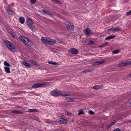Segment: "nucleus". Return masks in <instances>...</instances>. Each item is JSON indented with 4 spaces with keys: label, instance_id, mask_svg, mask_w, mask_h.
I'll list each match as a JSON object with an SVG mask.
<instances>
[{
    "label": "nucleus",
    "instance_id": "6",
    "mask_svg": "<svg viewBox=\"0 0 131 131\" xmlns=\"http://www.w3.org/2000/svg\"><path fill=\"white\" fill-rule=\"evenodd\" d=\"M19 37L20 40L23 43L26 45L30 44L31 45V43L27 38L22 36H19Z\"/></svg>",
    "mask_w": 131,
    "mask_h": 131
},
{
    "label": "nucleus",
    "instance_id": "25",
    "mask_svg": "<svg viewBox=\"0 0 131 131\" xmlns=\"http://www.w3.org/2000/svg\"><path fill=\"white\" fill-rule=\"evenodd\" d=\"M4 69L6 72L7 73H9L10 72V68L6 67L4 68Z\"/></svg>",
    "mask_w": 131,
    "mask_h": 131
},
{
    "label": "nucleus",
    "instance_id": "15",
    "mask_svg": "<svg viewBox=\"0 0 131 131\" xmlns=\"http://www.w3.org/2000/svg\"><path fill=\"white\" fill-rule=\"evenodd\" d=\"M105 61L104 60L99 61H95L93 62L92 63V65L93 66H95L97 65L102 64L105 62Z\"/></svg>",
    "mask_w": 131,
    "mask_h": 131
},
{
    "label": "nucleus",
    "instance_id": "16",
    "mask_svg": "<svg viewBox=\"0 0 131 131\" xmlns=\"http://www.w3.org/2000/svg\"><path fill=\"white\" fill-rule=\"evenodd\" d=\"M27 24L28 26H30L32 24V21L30 18H27L26 20Z\"/></svg>",
    "mask_w": 131,
    "mask_h": 131
},
{
    "label": "nucleus",
    "instance_id": "4",
    "mask_svg": "<svg viewBox=\"0 0 131 131\" xmlns=\"http://www.w3.org/2000/svg\"><path fill=\"white\" fill-rule=\"evenodd\" d=\"M4 44L6 46L12 51L16 52L17 51L16 48L11 42L7 40L4 41Z\"/></svg>",
    "mask_w": 131,
    "mask_h": 131
},
{
    "label": "nucleus",
    "instance_id": "3",
    "mask_svg": "<svg viewBox=\"0 0 131 131\" xmlns=\"http://www.w3.org/2000/svg\"><path fill=\"white\" fill-rule=\"evenodd\" d=\"M4 44L6 46L12 51L16 52L17 51L16 48L11 42L7 40L4 41Z\"/></svg>",
    "mask_w": 131,
    "mask_h": 131
},
{
    "label": "nucleus",
    "instance_id": "9",
    "mask_svg": "<svg viewBox=\"0 0 131 131\" xmlns=\"http://www.w3.org/2000/svg\"><path fill=\"white\" fill-rule=\"evenodd\" d=\"M84 32L87 36H89L94 34L93 31L89 28H87L85 29L84 30Z\"/></svg>",
    "mask_w": 131,
    "mask_h": 131
},
{
    "label": "nucleus",
    "instance_id": "37",
    "mask_svg": "<svg viewBox=\"0 0 131 131\" xmlns=\"http://www.w3.org/2000/svg\"><path fill=\"white\" fill-rule=\"evenodd\" d=\"M127 15H131V10L126 13Z\"/></svg>",
    "mask_w": 131,
    "mask_h": 131
},
{
    "label": "nucleus",
    "instance_id": "31",
    "mask_svg": "<svg viewBox=\"0 0 131 131\" xmlns=\"http://www.w3.org/2000/svg\"><path fill=\"white\" fill-rule=\"evenodd\" d=\"M30 28L33 31H35V26H34L31 25L30 26H29Z\"/></svg>",
    "mask_w": 131,
    "mask_h": 131
},
{
    "label": "nucleus",
    "instance_id": "30",
    "mask_svg": "<svg viewBox=\"0 0 131 131\" xmlns=\"http://www.w3.org/2000/svg\"><path fill=\"white\" fill-rule=\"evenodd\" d=\"M4 66L7 67H10V64L8 63L6 61H5L4 63Z\"/></svg>",
    "mask_w": 131,
    "mask_h": 131
},
{
    "label": "nucleus",
    "instance_id": "29",
    "mask_svg": "<svg viewBox=\"0 0 131 131\" xmlns=\"http://www.w3.org/2000/svg\"><path fill=\"white\" fill-rule=\"evenodd\" d=\"M92 71V70L90 69H86L82 71V72L83 73H87L89 72H91Z\"/></svg>",
    "mask_w": 131,
    "mask_h": 131
},
{
    "label": "nucleus",
    "instance_id": "19",
    "mask_svg": "<svg viewBox=\"0 0 131 131\" xmlns=\"http://www.w3.org/2000/svg\"><path fill=\"white\" fill-rule=\"evenodd\" d=\"M115 36H116L115 35H113L110 36L105 38V40H107L113 39L115 38Z\"/></svg>",
    "mask_w": 131,
    "mask_h": 131
},
{
    "label": "nucleus",
    "instance_id": "22",
    "mask_svg": "<svg viewBox=\"0 0 131 131\" xmlns=\"http://www.w3.org/2000/svg\"><path fill=\"white\" fill-rule=\"evenodd\" d=\"M38 111V110L37 109H28L27 111V112H36Z\"/></svg>",
    "mask_w": 131,
    "mask_h": 131
},
{
    "label": "nucleus",
    "instance_id": "23",
    "mask_svg": "<svg viewBox=\"0 0 131 131\" xmlns=\"http://www.w3.org/2000/svg\"><path fill=\"white\" fill-rule=\"evenodd\" d=\"M92 88L93 89L96 90L99 89L101 88V86L100 85H97L96 86H93Z\"/></svg>",
    "mask_w": 131,
    "mask_h": 131
},
{
    "label": "nucleus",
    "instance_id": "42",
    "mask_svg": "<svg viewBox=\"0 0 131 131\" xmlns=\"http://www.w3.org/2000/svg\"><path fill=\"white\" fill-rule=\"evenodd\" d=\"M52 61H48V63L50 64H52Z\"/></svg>",
    "mask_w": 131,
    "mask_h": 131
},
{
    "label": "nucleus",
    "instance_id": "40",
    "mask_svg": "<svg viewBox=\"0 0 131 131\" xmlns=\"http://www.w3.org/2000/svg\"><path fill=\"white\" fill-rule=\"evenodd\" d=\"M52 64L54 65H55V66H56V65H58L57 63H56L54 62H52Z\"/></svg>",
    "mask_w": 131,
    "mask_h": 131
},
{
    "label": "nucleus",
    "instance_id": "17",
    "mask_svg": "<svg viewBox=\"0 0 131 131\" xmlns=\"http://www.w3.org/2000/svg\"><path fill=\"white\" fill-rule=\"evenodd\" d=\"M29 62L35 66H38V64L34 60H29Z\"/></svg>",
    "mask_w": 131,
    "mask_h": 131
},
{
    "label": "nucleus",
    "instance_id": "41",
    "mask_svg": "<svg viewBox=\"0 0 131 131\" xmlns=\"http://www.w3.org/2000/svg\"><path fill=\"white\" fill-rule=\"evenodd\" d=\"M113 131H121V130L117 128L114 130Z\"/></svg>",
    "mask_w": 131,
    "mask_h": 131
},
{
    "label": "nucleus",
    "instance_id": "27",
    "mask_svg": "<svg viewBox=\"0 0 131 131\" xmlns=\"http://www.w3.org/2000/svg\"><path fill=\"white\" fill-rule=\"evenodd\" d=\"M43 11L44 13L47 14L49 15H51V13L49 11H47L46 10H43Z\"/></svg>",
    "mask_w": 131,
    "mask_h": 131
},
{
    "label": "nucleus",
    "instance_id": "38",
    "mask_svg": "<svg viewBox=\"0 0 131 131\" xmlns=\"http://www.w3.org/2000/svg\"><path fill=\"white\" fill-rule=\"evenodd\" d=\"M115 120L113 122L111 123L110 124V126H111L112 125H113V124H114L115 123Z\"/></svg>",
    "mask_w": 131,
    "mask_h": 131
},
{
    "label": "nucleus",
    "instance_id": "32",
    "mask_svg": "<svg viewBox=\"0 0 131 131\" xmlns=\"http://www.w3.org/2000/svg\"><path fill=\"white\" fill-rule=\"evenodd\" d=\"M10 35L12 36L14 38H15V36L14 34L13 33V32L11 31L10 30L9 31Z\"/></svg>",
    "mask_w": 131,
    "mask_h": 131
},
{
    "label": "nucleus",
    "instance_id": "35",
    "mask_svg": "<svg viewBox=\"0 0 131 131\" xmlns=\"http://www.w3.org/2000/svg\"><path fill=\"white\" fill-rule=\"evenodd\" d=\"M12 112L15 113H19V111L18 110H14L12 111Z\"/></svg>",
    "mask_w": 131,
    "mask_h": 131
},
{
    "label": "nucleus",
    "instance_id": "2",
    "mask_svg": "<svg viewBox=\"0 0 131 131\" xmlns=\"http://www.w3.org/2000/svg\"><path fill=\"white\" fill-rule=\"evenodd\" d=\"M41 40L43 43L49 45H54L56 42V40L47 38L42 37Z\"/></svg>",
    "mask_w": 131,
    "mask_h": 131
},
{
    "label": "nucleus",
    "instance_id": "14",
    "mask_svg": "<svg viewBox=\"0 0 131 131\" xmlns=\"http://www.w3.org/2000/svg\"><path fill=\"white\" fill-rule=\"evenodd\" d=\"M20 62L26 67L30 68L31 67V65L29 63L26 62L25 61H20Z\"/></svg>",
    "mask_w": 131,
    "mask_h": 131
},
{
    "label": "nucleus",
    "instance_id": "44",
    "mask_svg": "<svg viewBox=\"0 0 131 131\" xmlns=\"http://www.w3.org/2000/svg\"><path fill=\"white\" fill-rule=\"evenodd\" d=\"M67 115H71V113L69 112H68L67 114Z\"/></svg>",
    "mask_w": 131,
    "mask_h": 131
},
{
    "label": "nucleus",
    "instance_id": "24",
    "mask_svg": "<svg viewBox=\"0 0 131 131\" xmlns=\"http://www.w3.org/2000/svg\"><path fill=\"white\" fill-rule=\"evenodd\" d=\"M78 111L79 112L78 113V115L83 114L84 113L83 110V109H80Z\"/></svg>",
    "mask_w": 131,
    "mask_h": 131
},
{
    "label": "nucleus",
    "instance_id": "20",
    "mask_svg": "<svg viewBox=\"0 0 131 131\" xmlns=\"http://www.w3.org/2000/svg\"><path fill=\"white\" fill-rule=\"evenodd\" d=\"M19 20L21 24H23L25 21V19L24 18L22 17H20L19 18Z\"/></svg>",
    "mask_w": 131,
    "mask_h": 131
},
{
    "label": "nucleus",
    "instance_id": "34",
    "mask_svg": "<svg viewBox=\"0 0 131 131\" xmlns=\"http://www.w3.org/2000/svg\"><path fill=\"white\" fill-rule=\"evenodd\" d=\"M94 43V42L93 41L91 40H90L89 41L88 43V45H92Z\"/></svg>",
    "mask_w": 131,
    "mask_h": 131
},
{
    "label": "nucleus",
    "instance_id": "10",
    "mask_svg": "<svg viewBox=\"0 0 131 131\" xmlns=\"http://www.w3.org/2000/svg\"><path fill=\"white\" fill-rule=\"evenodd\" d=\"M56 121L59 123L62 124H66L67 122V120L63 118L58 119Z\"/></svg>",
    "mask_w": 131,
    "mask_h": 131
},
{
    "label": "nucleus",
    "instance_id": "26",
    "mask_svg": "<svg viewBox=\"0 0 131 131\" xmlns=\"http://www.w3.org/2000/svg\"><path fill=\"white\" fill-rule=\"evenodd\" d=\"M6 10L7 11L8 14L10 15H12L13 14V12L10 9H6Z\"/></svg>",
    "mask_w": 131,
    "mask_h": 131
},
{
    "label": "nucleus",
    "instance_id": "5",
    "mask_svg": "<svg viewBox=\"0 0 131 131\" xmlns=\"http://www.w3.org/2000/svg\"><path fill=\"white\" fill-rule=\"evenodd\" d=\"M19 37L20 40L23 43L26 45L30 44L31 45V43L27 38L22 36H19Z\"/></svg>",
    "mask_w": 131,
    "mask_h": 131
},
{
    "label": "nucleus",
    "instance_id": "45",
    "mask_svg": "<svg viewBox=\"0 0 131 131\" xmlns=\"http://www.w3.org/2000/svg\"><path fill=\"white\" fill-rule=\"evenodd\" d=\"M129 76L131 77V74L129 75Z\"/></svg>",
    "mask_w": 131,
    "mask_h": 131
},
{
    "label": "nucleus",
    "instance_id": "46",
    "mask_svg": "<svg viewBox=\"0 0 131 131\" xmlns=\"http://www.w3.org/2000/svg\"><path fill=\"white\" fill-rule=\"evenodd\" d=\"M130 103L131 104V102H130Z\"/></svg>",
    "mask_w": 131,
    "mask_h": 131
},
{
    "label": "nucleus",
    "instance_id": "28",
    "mask_svg": "<svg viewBox=\"0 0 131 131\" xmlns=\"http://www.w3.org/2000/svg\"><path fill=\"white\" fill-rule=\"evenodd\" d=\"M120 51V49H118L114 50L112 52L113 54H117Z\"/></svg>",
    "mask_w": 131,
    "mask_h": 131
},
{
    "label": "nucleus",
    "instance_id": "13",
    "mask_svg": "<svg viewBox=\"0 0 131 131\" xmlns=\"http://www.w3.org/2000/svg\"><path fill=\"white\" fill-rule=\"evenodd\" d=\"M72 54H77L78 53V50L75 48H71L68 51Z\"/></svg>",
    "mask_w": 131,
    "mask_h": 131
},
{
    "label": "nucleus",
    "instance_id": "11",
    "mask_svg": "<svg viewBox=\"0 0 131 131\" xmlns=\"http://www.w3.org/2000/svg\"><path fill=\"white\" fill-rule=\"evenodd\" d=\"M131 64V61L120 63L118 64V66L119 67H121Z\"/></svg>",
    "mask_w": 131,
    "mask_h": 131
},
{
    "label": "nucleus",
    "instance_id": "18",
    "mask_svg": "<svg viewBox=\"0 0 131 131\" xmlns=\"http://www.w3.org/2000/svg\"><path fill=\"white\" fill-rule=\"evenodd\" d=\"M29 62L35 66H38V64L34 60H29Z\"/></svg>",
    "mask_w": 131,
    "mask_h": 131
},
{
    "label": "nucleus",
    "instance_id": "36",
    "mask_svg": "<svg viewBox=\"0 0 131 131\" xmlns=\"http://www.w3.org/2000/svg\"><path fill=\"white\" fill-rule=\"evenodd\" d=\"M30 1L31 4H34L36 2V0H30Z\"/></svg>",
    "mask_w": 131,
    "mask_h": 131
},
{
    "label": "nucleus",
    "instance_id": "33",
    "mask_svg": "<svg viewBox=\"0 0 131 131\" xmlns=\"http://www.w3.org/2000/svg\"><path fill=\"white\" fill-rule=\"evenodd\" d=\"M108 44V43L107 42H105L104 44L101 45L99 47L100 48H101L102 47H104L106 45H107Z\"/></svg>",
    "mask_w": 131,
    "mask_h": 131
},
{
    "label": "nucleus",
    "instance_id": "43",
    "mask_svg": "<svg viewBox=\"0 0 131 131\" xmlns=\"http://www.w3.org/2000/svg\"><path fill=\"white\" fill-rule=\"evenodd\" d=\"M111 126H110H110L108 125L106 126V128L107 129H108Z\"/></svg>",
    "mask_w": 131,
    "mask_h": 131
},
{
    "label": "nucleus",
    "instance_id": "39",
    "mask_svg": "<svg viewBox=\"0 0 131 131\" xmlns=\"http://www.w3.org/2000/svg\"><path fill=\"white\" fill-rule=\"evenodd\" d=\"M89 113L91 114H93L94 113V112L92 111H89Z\"/></svg>",
    "mask_w": 131,
    "mask_h": 131
},
{
    "label": "nucleus",
    "instance_id": "21",
    "mask_svg": "<svg viewBox=\"0 0 131 131\" xmlns=\"http://www.w3.org/2000/svg\"><path fill=\"white\" fill-rule=\"evenodd\" d=\"M64 100L68 102H72L73 101L74 99L73 98L67 97H66Z\"/></svg>",
    "mask_w": 131,
    "mask_h": 131
},
{
    "label": "nucleus",
    "instance_id": "8",
    "mask_svg": "<svg viewBox=\"0 0 131 131\" xmlns=\"http://www.w3.org/2000/svg\"><path fill=\"white\" fill-rule=\"evenodd\" d=\"M66 27L67 29L69 30H73L74 29L73 25L70 22L66 23Z\"/></svg>",
    "mask_w": 131,
    "mask_h": 131
},
{
    "label": "nucleus",
    "instance_id": "12",
    "mask_svg": "<svg viewBox=\"0 0 131 131\" xmlns=\"http://www.w3.org/2000/svg\"><path fill=\"white\" fill-rule=\"evenodd\" d=\"M121 29L119 27H115L114 28H111L109 29H108L107 30V31H120Z\"/></svg>",
    "mask_w": 131,
    "mask_h": 131
},
{
    "label": "nucleus",
    "instance_id": "7",
    "mask_svg": "<svg viewBox=\"0 0 131 131\" xmlns=\"http://www.w3.org/2000/svg\"><path fill=\"white\" fill-rule=\"evenodd\" d=\"M47 83L46 82L37 83L32 85L31 87L33 88H37L39 87H41L47 85Z\"/></svg>",
    "mask_w": 131,
    "mask_h": 131
},
{
    "label": "nucleus",
    "instance_id": "1",
    "mask_svg": "<svg viewBox=\"0 0 131 131\" xmlns=\"http://www.w3.org/2000/svg\"><path fill=\"white\" fill-rule=\"evenodd\" d=\"M51 95L54 96H57L59 95H62L63 96H70V95L69 94H63L61 91L58 90H54L50 92Z\"/></svg>",
    "mask_w": 131,
    "mask_h": 131
}]
</instances>
